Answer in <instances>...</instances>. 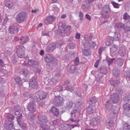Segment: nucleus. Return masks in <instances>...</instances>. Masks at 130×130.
Segmentation results:
<instances>
[{
	"instance_id": "obj_1",
	"label": "nucleus",
	"mask_w": 130,
	"mask_h": 130,
	"mask_svg": "<svg viewBox=\"0 0 130 130\" xmlns=\"http://www.w3.org/2000/svg\"><path fill=\"white\" fill-rule=\"evenodd\" d=\"M63 99L60 96L56 98L54 100V103L56 106L60 105L63 103Z\"/></svg>"
},
{
	"instance_id": "obj_2",
	"label": "nucleus",
	"mask_w": 130,
	"mask_h": 130,
	"mask_svg": "<svg viewBox=\"0 0 130 130\" xmlns=\"http://www.w3.org/2000/svg\"><path fill=\"white\" fill-rule=\"evenodd\" d=\"M111 99H113L112 101L114 103H118L119 100V95L116 93H114L111 96Z\"/></svg>"
},
{
	"instance_id": "obj_3",
	"label": "nucleus",
	"mask_w": 130,
	"mask_h": 130,
	"mask_svg": "<svg viewBox=\"0 0 130 130\" xmlns=\"http://www.w3.org/2000/svg\"><path fill=\"white\" fill-rule=\"evenodd\" d=\"M38 118L40 121L39 123L40 125L42 124H45V123L47 121L46 118L45 117L39 116H38Z\"/></svg>"
},
{
	"instance_id": "obj_4",
	"label": "nucleus",
	"mask_w": 130,
	"mask_h": 130,
	"mask_svg": "<svg viewBox=\"0 0 130 130\" xmlns=\"http://www.w3.org/2000/svg\"><path fill=\"white\" fill-rule=\"evenodd\" d=\"M51 111L56 116L58 117L59 115L58 110L54 107H52L51 110Z\"/></svg>"
},
{
	"instance_id": "obj_5",
	"label": "nucleus",
	"mask_w": 130,
	"mask_h": 130,
	"mask_svg": "<svg viewBox=\"0 0 130 130\" xmlns=\"http://www.w3.org/2000/svg\"><path fill=\"white\" fill-rule=\"evenodd\" d=\"M28 110L31 112H33L35 111V108L34 106V104H29L27 106Z\"/></svg>"
},
{
	"instance_id": "obj_6",
	"label": "nucleus",
	"mask_w": 130,
	"mask_h": 130,
	"mask_svg": "<svg viewBox=\"0 0 130 130\" xmlns=\"http://www.w3.org/2000/svg\"><path fill=\"white\" fill-rule=\"evenodd\" d=\"M23 19L24 17L23 16L22 13H20L19 14L17 17V21L18 22L20 23H21L23 22Z\"/></svg>"
},
{
	"instance_id": "obj_7",
	"label": "nucleus",
	"mask_w": 130,
	"mask_h": 130,
	"mask_svg": "<svg viewBox=\"0 0 130 130\" xmlns=\"http://www.w3.org/2000/svg\"><path fill=\"white\" fill-rule=\"evenodd\" d=\"M28 64L29 65L32 66L38 64V63L36 61L29 60L28 61Z\"/></svg>"
},
{
	"instance_id": "obj_8",
	"label": "nucleus",
	"mask_w": 130,
	"mask_h": 130,
	"mask_svg": "<svg viewBox=\"0 0 130 130\" xmlns=\"http://www.w3.org/2000/svg\"><path fill=\"white\" fill-rule=\"evenodd\" d=\"M56 19L55 17L53 16H50L46 18V20L48 21H54Z\"/></svg>"
},
{
	"instance_id": "obj_9",
	"label": "nucleus",
	"mask_w": 130,
	"mask_h": 130,
	"mask_svg": "<svg viewBox=\"0 0 130 130\" xmlns=\"http://www.w3.org/2000/svg\"><path fill=\"white\" fill-rule=\"evenodd\" d=\"M21 40L22 41L23 44L25 43L26 42L28 41L29 40L28 38V37H24L22 36L20 38Z\"/></svg>"
},
{
	"instance_id": "obj_10",
	"label": "nucleus",
	"mask_w": 130,
	"mask_h": 130,
	"mask_svg": "<svg viewBox=\"0 0 130 130\" xmlns=\"http://www.w3.org/2000/svg\"><path fill=\"white\" fill-rule=\"evenodd\" d=\"M116 27L117 28L121 29L123 28L124 26V25L122 23H117L116 25Z\"/></svg>"
},
{
	"instance_id": "obj_11",
	"label": "nucleus",
	"mask_w": 130,
	"mask_h": 130,
	"mask_svg": "<svg viewBox=\"0 0 130 130\" xmlns=\"http://www.w3.org/2000/svg\"><path fill=\"white\" fill-rule=\"evenodd\" d=\"M5 4L6 6L9 8L12 7V3H10L9 1H5Z\"/></svg>"
},
{
	"instance_id": "obj_12",
	"label": "nucleus",
	"mask_w": 130,
	"mask_h": 130,
	"mask_svg": "<svg viewBox=\"0 0 130 130\" xmlns=\"http://www.w3.org/2000/svg\"><path fill=\"white\" fill-rule=\"evenodd\" d=\"M124 108L128 111H129L130 109V105L128 104H124L123 106Z\"/></svg>"
},
{
	"instance_id": "obj_13",
	"label": "nucleus",
	"mask_w": 130,
	"mask_h": 130,
	"mask_svg": "<svg viewBox=\"0 0 130 130\" xmlns=\"http://www.w3.org/2000/svg\"><path fill=\"white\" fill-rule=\"evenodd\" d=\"M129 23H127L124 24V26H126L124 28V30L125 32H126L129 31L130 30V28L129 27L126 26L128 25Z\"/></svg>"
},
{
	"instance_id": "obj_14",
	"label": "nucleus",
	"mask_w": 130,
	"mask_h": 130,
	"mask_svg": "<svg viewBox=\"0 0 130 130\" xmlns=\"http://www.w3.org/2000/svg\"><path fill=\"white\" fill-rule=\"evenodd\" d=\"M109 10V6L107 5L104 6L103 9V10L105 12H107Z\"/></svg>"
},
{
	"instance_id": "obj_15",
	"label": "nucleus",
	"mask_w": 130,
	"mask_h": 130,
	"mask_svg": "<svg viewBox=\"0 0 130 130\" xmlns=\"http://www.w3.org/2000/svg\"><path fill=\"white\" fill-rule=\"evenodd\" d=\"M111 4L113 5L114 7L116 8H118L119 7L120 5L114 2H112Z\"/></svg>"
},
{
	"instance_id": "obj_16",
	"label": "nucleus",
	"mask_w": 130,
	"mask_h": 130,
	"mask_svg": "<svg viewBox=\"0 0 130 130\" xmlns=\"http://www.w3.org/2000/svg\"><path fill=\"white\" fill-rule=\"evenodd\" d=\"M40 95L39 96V98L40 99H44L45 98V95L44 93H42L40 94Z\"/></svg>"
},
{
	"instance_id": "obj_17",
	"label": "nucleus",
	"mask_w": 130,
	"mask_h": 130,
	"mask_svg": "<svg viewBox=\"0 0 130 130\" xmlns=\"http://www.w3.org/2000/svg\"><path fill=\"white\" fill-rule=\"evenodd\" d=\"M123 19L125 20H128L130 19V17L126 13L123 15Z\"/></svg>"
},
{
	"instance_id": "obj_18",
	"label": "nucleus",
	"mask_w": 130,
	"mask_h": 130,
	"mask_svg": "<svg viewBox=\"0 0 130 130\" xmlns=\"http://www.w3.org/2000/svg\"><path fill=\"white\" fill-rule=\"evenodd\" d=\"M15 81L17 83L19 84H21V81L20 78L19 77H17L15 79Z\"/></svg>"
},
{
	"instance_id": "obj_19",
	"label": "nucleus",
	"mask_w": 130,
	"mask_h": 130,
	"mask_svg": "<svg viewBox=\"0 0 130 130\" xmlns=\"http://www.w3.org/2000/svg\"><path fill=\"white\" fill-rule=\"evenodd\" d=\"M79 60L78 58V57L76 58L74 61V63L76 65H77L79 64Z\"/></svg>"
},
{
	"instance_id": "obj_20",
	"label": "nucleus",
	"mask_w": 130,
	"mask_h": 130,
	"mask_svg": "<svg viewBox=\"0 0 130 130\" xmlns=\"http://www.w3.org/2000/svg\"><path fill=\"white\" fill-rule=\"evenodd\" d=\"M14 118V117L12 115L10 114H9L8 116V120H12Z\"/></svg>"
},
{
	"instance_id": "obj_21",
	"label": "nucleus",
	"mask_w": 130,
	"mask_h": 130,
	"mask_svg": "<svg viewBox=\"0 0 130 130\" xmlns=\"http://www.w3.org/2000/svg\"><path fill=\"white\" fill-rule=\"evenodd\" d=\"M14 27H10L8 28V30L10 33H13L14 31Z\"/></svg>"
},
{
	"instance_id": "obj_22",
	"label": "nucleus",
	"mask_w": 130,
	"mask_h": 130,
	"mask_svg": "<svg viewBox=\"0 0 130 130\" xmlns=\"http://www.w3.org/2000/svg\"><path fill=\"white\" fill-rule=\"evenodd\" d=\"M100 60L99 59L98 60L95 62L94 65V66L95 68H97L98 67Z\"/></svg>"
},
{
	"instance_id": "obj_23",
	"label": "nucleus",
	"mask_w": 130,
	"mask_h": 130,
	"mask_svg": "<svg viewBox=\"0 0 130 130\" xmlns=\"http://www.w3.org/2000/svg\"><path fill=\"white\" fill-rule=\"evenodd\" d=\"M79 17L80 20H83V13L81 12H80L79 13Z\"/></svg>"
},
{
	"instance_id": "obj_24",
	"label": "nucleus",
	"mask_w": 130,
	"mask_h": 130,
	"mask_svg": "<svg viewBox=\"0 0 130 130\" xmlns=\"http://www.w3.org/2000/svg\"><path fill=\"white\" fill-rule=\"evenodd\" d=\"M73 104V103H72V102H69L68 103V106L69 108H71Z\"/></svg>"
},
{
	"instance_id": "obj_25",
	"label": "nucleus",
	"mask_w": 130,
	"mask_h": 130,
	"mask_svg": "<svg viewBox=\"0 0 130 130\" xmlns=\"http://www.w3.org/2000/svg\"><path fill=\"white\" fill-rule=\"evenodd\" d=\"M42 128L44 130H47L48 129V126L47 125H44L43 126L41 125Z\"/></svg>"
},
{
	"instance_id": "obj_26",
	"label": "nucleus",
	"mask_w": 130,
	"mask_h": 130,
	"mask_svg": "<svg viewBox=\"0 0 130 130\" xmlns=\"http://www.w3.org/2000/svg\"><path fill=\"white\" fill-rule=\"evenodd\" d=\"M130 98V95H129L127 96H125L124 98V100L125 102H126V101H128L130 100V99H129Z\"/></svg>"
},
{
	"instance_id": "obj_27",
	"label": "nucleus",
	"mask_w": 130,
	"mask_h": 130,
	"mask_svg": "<svg viewBox=\"0 0 130 130\" xmlns=\"http://www.w3.org/2000/svg\"><path fill=\"white\" fill-rule=\"evenodd\" d=\"M85 17L88 20H91V18L89 15H88V14H86L85 15Z\"/></svg>"
},
{
	"instance_id": "obj_28",
	"label": "nucleus",
	"mask_w": 130,
	"mask_h": 130,
	"mask_svg": "<svg viewBox=\"0 0 130 130\" xmlns=\"http://www.w3.org/2000/svg\"><path fill=\"white\" fill-rule=\"evenodd\" d=\"M115 58H113L110 59L109 61V64H110L112 62L115 60Z\"/></svg>"
},
{
	"instance_id": "obj_29",
	"label": "nucleus",
	"mask_w": 130,
	"mask_h": 130,
	"mask_svg": "<svg viewBox=\"0 0 130 130\" xmlns=\"http://www.w3.org/2000/svg\"><path fill=\"white\" fill-rule=\"evenodd\" d=\"M80 35L79 34L77 33L75 36L76 39H79L80 37Z\"/></svg>"
},
{
	"instance_id": "obj_30",
	"label": "nucleus",
	"mask_w": 130,
	"mask_h": 130,
	"mask_svg": "<svg viewBox=\"0 0 130 130\" xmlns=\"http://www.w3.org/2000/svg\"><path fill=\"white\" fill-rule=\"evenodd\" d=\"M22 116L21 114V115H20L19 116H18L17 117L18 121L19 120L21 119L22 118Z\"/></svg>"
},
{
	"instance_id": "obj_31",
	"label": "nucleus",
	"mask_w": 130,
	"mask_h": 130,
	"mask_svg": "<svg viewBox=\"0 0 130 130\" xmlns=\"http://www.w3.org/2000/svg\"><path fill=\"white\" fill-rule=\"evenodd\" d=\"M91 110V109L90 107H88V108L87 109V111L88 112V113L89 114L91 113V112L90 111V110Z\"/></svg>"
},
{
	"instance_id": "obj_32",
	"label": "nucleus",
	"mask_w": 130,
	"mask_h": 130,
	"mask_svg": "<svg viewBox=\"0 0 130 130\" xmlns=\"http://www.w3.org/2000/svg\"><path fill=\"white\" fill-rule=\"evenodd\" d=\"M70 120L72 122L78 123L79 120H74L72 119H70Z\"/></svg>"
},
{
	"instance_id": "obj_33",
	"label": "nucleus",
	"mask_w": 130,
	"mask_h": 130,
	"mask_svg": "<svg viewBox=\"0 0 130 130\" xmlns=\"http://www.w3.org/2000/svg\"><path fill=\"white\" fill-rule=\"evenodd\" d=\"M103 50V48L101 47L99 50V54H100L102 52Z\"/></svg>"
},
{
	"instance_id": "obj_34",
	"label": "nucleus",
	"mask_w": 130,
	"mask_h": 130,
	"mask_svg": "<svg viewBox=\"0 0 130 130\" xmlns=\"http://www.w3.org/2000/svg\"><path fill=\"white\" fill-rule=\"evenodd\" d=\"M45 60L47 62H50V59L47 57H46L45 58Z\"/></svg>"
},
{
	"instance_id": "obj_35",
	"label": "nucleus",
	"mask_w": 130,
	"mask_h": 130,
	"mask_svg": "<svg viewBox=\"0 0 130 130\" xmlns=\"http://www.w3.org/2000/svg\"><path fill=\"white\" fill-rule=\"evenodd\" d=\"M96 46V44L95 43V42H93L92 43V46H93V48L94 47Z\"/></svg>"
},
{
	"instance_id": "obj_36",
	"label": "nucleus",
	"mask_w": 130,
	"mask_h": 130,
	"mask_svg": "<svg viewBox=\"0 0 130 130\" xmlns=\"http://www.w3.org/2000/svg\"><path fill=\"white\" fill-rule=\"evenodd\" d=\"M66 17V14H64L62 15L61 16V18H64Z\"/></svg>"
},
{
	"instance_id": "obj_37",
	"label": "nucleus",
	"mask_w": 130,
	"mask_h": 130,
	"mask_svg": "<svg viewBox=\"0 0 130 130\" xmlns=\"http://www.w3.org/2000/svg\"><path fill=\"white\" fill-rule=\"evenodd\" d=\"M109 82L110 84L112 85H114V81L113 80H110L109 81Z\"/></svg>"
},
{
	"instance_id": "obj_38",
	"label": "nucleus",
	"mask_w": 130,
	"mask_h": 130,
	"mask_svg": "<svg viewBox=\"0 0 130 130\" xmlns=\"http://www.w3.org/2000/svg\"><path fill=\"white\" fill-rule=\"evenodd\" d=\"M44 51L43 50H41L40 53V55H43L44 54Z\"/></svg>"
},
{
	"instance_id": "obj_39",
	"label": "nucleus",
	"mask_w": 130,
	"mask_h": 130,
	"mask_svg": "<svg viewBox=\"0 0 130 130\" xmlns=\"http://www.w3.org/2000/svg\"><path fill=\"white\" fill-rule=\"evenodd\" d=\"M71 26H67L66 27L67 29H68L69 30L70 29H71Z\"/></svg>"
},
{
	"instance_id": "obj_40",
	"label": "nucleus",
	"mask_w": 130,
	"mask_h": 130,
	"mask_svg": "<svg viewBox=\"0 0 130 130\" xmlns=\"http://www.w3.org/2000/svg\"><path fill=\"white\" fill-rule=\"evenodd\" d=\"M71 126L72 127V128H74L75 127L77 126V125L76 124H74L71 125Z\"/></svg>"
},
{
	"instance_id": "obj_41",
	"label": "nucleus",
	"mask_w": 130,
	"mask_h": 130,
	"mask_svg": "<svg viewBox=\"0 0 130 130\" xmlns=\"http://www.w3.org/2000/svg\"><path fill=\"white\" fill-rule=\"evenodd\" d=\"M3 63V61L1 59H0V65L2 66Z\"/></svg>"
},
{
	"instance_id": "obj_42",
	"label": "nucleus",
	"mask_w": 130,
	"mask_h": 130,
	"mask_svg": "<svg viewBox=\"0 0 130 130\" xmlns=\"http://www.w3.org/2000/svg\"><path fill=\"white\" fill-rule=\"evenodd\" d=\"M15 113V115H17V114L19 113V112L18 111H17Z\"/></svg>"
},
{
	"instance_id": "obj_43",
	"label": "nucleus",
	"mask_w": 130,
	"mask_h": 130,
	"mask_svg": "<svg viewBox=\"0 0 130 130\" xmlns=\"http://www.w3.org/2000/svg\"><path fill=\"white\" fill-rule=\"evenodd\" d=\"M8 20V19L7 18L5 19L4 21V22H6Z\"/></svg>"
},
{
	"instance_id": "obj_44",
	"label": "nucleus",
	"mask_w": 130,
	"mask_h": 130,
	"mask_svg": "<svg viewBox=\"0 0 130 130\" xmlns=\"http://www.w3.org/2000/svg\"><path fill=\"white\" fill-rule=\"evenodd\" d=\"M37 10H33L31 12H32L36 13V12Z\"/></svg>"
},
{
	"instance_id": "obj_45",
	"label": "nucleus",
	"mask_w": 130,
	"mask_h": 130,
	"mask_svg": "<svg viewBox=\"0 0 130 130\" xmlns=\"http://www.w3.org/2000/svg\"><path fill=\"white\" fill-rule=\"evenodd\" d=\"M124 126L125 127L127 126V127L128 126V125L127 124H125L124 125Z\"/></svg>"
},
{
	"instance_id": "obj_46",
	"label": "nucleus",
	"mask_w": 130,
	"mask_h": 130,
	"mask_svg": "<svg viewBox=\"0 0 130 130\" xmlns=\"http://www.w3.org/2000/svg\"><path fill=\"white\" fill-rule=\"evenodd\" d=\"M42 25V24L41 23H40L38 25V26L40 27V26H41Z\"/></svg>"
},
{
	"instance_id": "obj_47",
	"label": "nucleus",
	"mask_w": 130,
	"mask_h": 130,
	"mask_svg": "<svg viewBox=\"0 0 130 130\" xmlns=\"http://www.w3.org/2000/svg\"><path fill=\"white\" fill-rule=\"evenodd\" d=\"M74 113V111H73L71 113V115H72Z\"/></svg>"
},
{
	"instance_id": "obj_48",
	"label": "nucleus",
	"mask_w": 130,
	"mask_h": 130,
	"mask_svg": "<svg viewBox=\"0 0 130 130\" xmlns=\"http://www.w3.org/2000/svg\"><path fill=\"white\" fill-rule=\"evenodd\" d=\"M90 2H92L94 0H88Z\"/></svg>"
},
{
	"instance_id": "obj_49",
	"label": "nucleus",
	"mask_w": 130,
	"mask_h": 130,
	"mask_svg": "<svg viewBox=\"0 0 130 130\" xmlns=\"http://www.w3.org/2000/svg\"><path fill=\"white\" fill-rule=\"evenodd\" d=\"M95 98V97H92L91 99V100L92 99H94V98Z\"/></svg>"
},
{
	"instance_id": "obj_50",
	"label": "nucleus",
	"mask_w": 130,
	"mask_h": 130,
	"mask_svg": "<svg viewBox=\"0 0 130 130\" xmlns=\"http://www.w3.org/2000/svg\"><path fill=\"white\" fill-rule=\"evenodd\" d=\"M119 2H120V1H122L123 0H118Z\"/></svg>"
},
{
	"instance_id": "obj_51",
	"label": "nucleus",
	"mask_w": 130,
	"mask_h": 130,
	"mask_svg": "<svg viewBox=\"0 0 130 130\" xmlns=\"http://www.w3.org/2000/svg\"><path fill=\"white\" fill-rule=\"evenodd\" d=\"M31 83H29V86H30V84Z\"/></svg>"
},
{
	"instance_id": "obj_52",
	"label": "nucleus",
	"mask_w": 130,
	"mask_h": 130,
	"mask_svg": "<svg viewBox=\"0 0 130 130\" xmlns=\"http://www.w3.org/2000/svg\"><path fill=\"white\" fill-rule=\"evenodd\" d=\"M116 34V32H115V34Z\"/></svg>"
},
{
	"instance_id": "obj_53",
	"label": "nucleus",
	"mask_w": 130,
	"mask_h": 130,
	"mask_svg": "<svg viewBox=\"0 0 130 130\" xmlns=\"http://www.w3.org/2000/svg\"><path fill=\"white\" fill-rule=\"evenodd\" d=\"M85 44H84V46H85Z\"/></svg>"
},
{
	"instance_id": "obj_54",
	"label": "nucleus",
	"mask_w": 130,
	"mask_h": 130,
	"mask_svg": "<svg viewBox=\"0 0 130 130\" xmlns=\"http://www.w3.org/2000/svg\"><path fill=\"white\" fill-rule=\"evenodd\" d=\"M129 24H130V23H129Z\"/></svg>"
}]
</instances>
